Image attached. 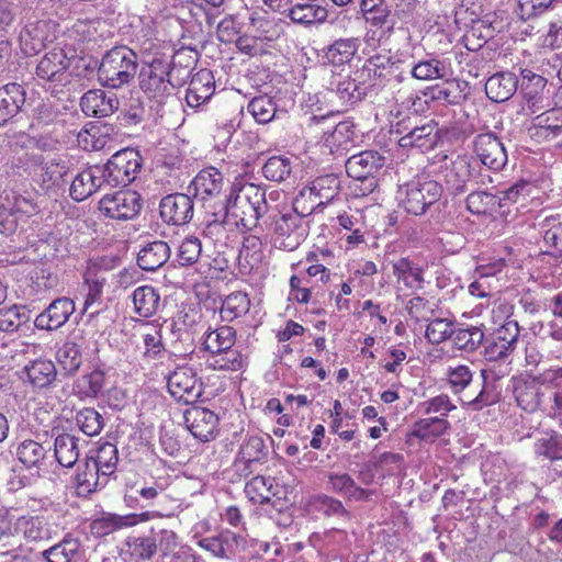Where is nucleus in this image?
I'll return each mask as SVG.
<instances>
[{
    "instance_id": "58836bf2",
    "label": "nucleus",
    "mask_w": 562,
    "mask_h": 562,
    "mask_svg": "<svg viewBox=\"0 0 562 562\" xmlns=\"http://www.w3.org/2000/svg\"><path fill=\"white\" fill-rule=\"evenodd\" d=\"M30 383L35 387L50 385L57 375L55 363L47 359H36L24 368Z\"/></svg>"
},
{
    "instance_id": "a19ab883",
    "label": "nucleus",
    "mask_w": 562,
    "mask_h": 562,
    "mask_svg": "<svg viewBox=\"0 0 562 562\" xmlns=\"http://www.w3.org/2000/svg\"><path fill=\"white\" fill-rule=\"evenodd\" d=\"M80 547V540L68 533L61 541L45 550L43 555L47 562H71L78 557Z\"/></svg>"
},
{
    "instance_id": "c85d7f7f",
    "label": "nucleus",
    "mask_w": 562,
    "mask_h": 562,
    "mask_svg": "<svg viewBox=\"0 0 562 562\" xmlns=\"http://www.w3.org/2000/svg\"><path fill=\"white\" fill-rule=\"evenodd\" d=\"M25 102V92L18 83H9L0 88V125L7 123L19 113Z\"/></svg>"
},
{
    "instance_id": "5701e85b",
    "label": "nucleus",
    "mask_w": 562,
    "mask_h": 562,
    "mask_svg": "<svg viewBox=\"0 0 562 562\" xmlns=\"http://www.w3.org/2000/svg\"><path fill=\"white\" fill-rule=\"evenodd\" d=\"M451 76V68L446 60L437 57L417 59L412 54L411 79L431 81Z\"/></svg>"
},
{
    "instance_id": "bf43d9fd",
    "label": "nucleus",
    "mask_w": 562,
    "mask_h": 562,
    "mask_svg": "<svg viewBox=\"0 0 562 562\" xmlns=\"http://www.w3.org/2000/svg\"><path fill=\"white\" fill-rule=\"evenodd\" d=\"M76 423L87 436H97L102 430L103 417L94 408H83L76 414Z\"/></svg>"
},
{
    "instance_id": "72a5a7b5",
    "label": "nucleus",
    "mask_w": 562,
    "mask_h": 562,
    "mask_svg": "<svg viewBox=\"0 0 562 562\" xmlns=\"http://www.w3.org/2000/svg\"><path fill=\"white\" fill-rule=\"evenodd\" d=\"M56 461L64 468H72L80 456L79 438L71 434H58L54 440Z\"/></svg>"
},
{
    "instance_id": "4be33fe9",
    "label": "nucleus",
    "mask_w": 562,
    "mask_h": 562,
    "mask_svg": "<svg viewBox=\"0 0 562 562\" xmlns=\"http://www.w3.org/2000/svg\"><path fill=\"white\" fill-rule=\"evenodd\" d=\"M393 274L398 283V290L419 291L424 289V269L408 258H400L392 265Z\"/></svg>"
},
{
    "instance_id": "774afa93",
    "label": "nucleus",
    "mask_w": 562,
    "mask_h": 562,
    "mask_svg": "<svg viewBox=\"0 0 562 562\" xmlns=\"http://www.w3.org/2000/svg\"><path fill=\"white\" fill-rule=\"evenodd\" d=\"M248 112L251 113L256 122L266 124L273 119L276 109L269 98L257 97L248 103Z\"/></svg>"
},
{
    "instance_id": "6ab92c4d",
    "label": "nucleus",
    "mask_w": 562,
    "mask_h": 562,
    "mask_svg": "<svg viewBox=\"0 0 562 562\" xmlns=\"http://www.w3.org/2000/svg\"><path fill=\"white\" fill-rule=\"evenodd\" d=\"M384 165V158L374 150H364L352 155L346 161V172L350 178L375 177Z\"/></svg>"
},
{
    "instance_id": "3c124183",
    "label": "nucleus",
    "mask_w": 562,
    "mask_h": 562,
    "mask_svg": "<svg viewBox=\"0 0 562 562\" xmlns=\"http://www.w3.org/2000/svg\"><path fill=\"white\" fill-rule=\"evenodd\" d=\"M533 450L550 461L562 460V435L555 431L542 435L536 440Z\"/></svg>"
},
{
    "instance_id": "f3484780",
    "label": "nucleus",
    "mask_w": 562,
    "mask_h": 562,
    "mask_svg": "<svg viewBox=\"0 0 562 562\" xmlns=\"http://www.w3.org/2000/svg\"><path fill=\"white\" fill-rule=\"evenodd\" d=\"M75 303L69 297L54 300L35 318V327L44 330H56L64 326L75 312Z\"/></svg>"
},
{
    "instance_id": "1a4fd4ad",
    "label": "nucleus",
    "mask_w": 562,
    "mask_h": 562,
    "mask_svg": "<svg viewBox=\"0 0 562 562\" xmlns=\"http://www.w3.org/2000/svg\"><path fill=\"white\" fill-rule=\"evenodd\" d=\"M142 206L140 195L132 190L106 194L99 201V210L106 217L117 221L134 218L140 212Z\"/></svg>"
},
{
    "instance_id": "dca6fc26",
    "label": "nucleus",
    "mask_w": 562,
    "mask_h": 562,
    "mask_svg": "<svg viewBox=\"0 0 562 562\" xmlns=\"http://www.w3.org/2000/svg\"><path fill=\"white\" fill-rule=\"evenodd\" d=\"M164 222L172 225H184L193 217L194 204L191 198L183 193L165 196L159 204Z\"/></svg>"
},
{
    "instance_id": "6e6552de",
    "label": "nucleus",
    "mask_w": 562,
    "mask_h": 562,
    "mask_svg": "<svg viewBox=\"0 0 562 562\" xmlns=\"http://www.w3.org/2000/svg\"><path fill=\"white\" fill-rule=\"evenodd\" d=\"M338 190L339 181L334 175L318 177L300 191L294 199L293 210L310 215L316 207L329 203Z\"/></svg>"
},
{
    "instance_id": "c756f323",
    "label": "nucleus",
    "mask_w": 562,
    "mask_h": 562,
    "mask_svg": "<svg viewBox=\"0 0 562 562\" xmlns=\"http://www.w3.org/2000/svg\"><path fill=\"white\" fill-rule=\"evenodd\" d=\"M48 23L36 21L29 23L20 33L21 47L27 55H35L45 48L49 41L47 33Z\"/></svg>"
},
{
    "instance_id": "423d86ee",
    "label": "nucleus",
    "mask_w": 562,
    "mask_h": 562,
    "mask_svg": "<svg viewBox=\"0 0 562 562\" xmlns=\"http://www.w3.org/2000/svg\"><path fill=\"white\" fill-rule=\"evenodd\" d=\"M142 169V158L133 148L122 149L100 166L101 177L105 186L126 187L133 182Z\"/></svg>"
},
{
    "instance_id": "cd10ccee",
    "label": "nucleus",
    "mask_w": 562,
    "mask_h": 562,
    "mask_svg": "<svg viewBox=\"0 0 562 562\" xmlns=\"http://www.w3.org/2000/svg\"><path fill=\"white\" fill-rule=\"evenodd\" d=\"M170 258V247L166 241L155 240L146 244L137 255L140 269L155 271L162 267Z\"/></svg>"
},
{
    "instance_id": "b1692460",
    "label": "nucleus",
    "mask_w": 562,
    "mask_h": 562,
    "mask_svg": "<svg viewBox=\"0 0 562 562\" xmlns=\"http://www.w3.org/2000/svg\"><path fill=\"white\" fill-rule=\"evenodd\" d=\"M191 187L194 190V196L203 202L217 198L223 189L222 173L211 167L201 170L192 180Z\"/></svg>"
},
{
    "instance_id": "39448f33",
    "label": "nucleus",
    "mask_w": 562,
    "mask_h": 562,
    "mask_svg": "<svg viewBox=\"0 0 562 562\" xmlns=\"http://www.w3.org/2000/svg\"><path fill=\"white\" fill-rule=\"evenodd\" d=\"M442 194V187L431 179L413 180L398 189V201L413 215H423L436 204Z\"/></svg>"
},
{
    "instance_id": "680f3d73",
    "label": "nucleus",
    "mask_w": 562,
    "mask_h": 562,
    "mask_svg": "<svg viewBox=\"0 0 562 562\" xmlns=\"http://www.w3.org/2000/svg\"><path fill=\"white\" fill-rule=\"evenodd\" d=\"M453 324L448 318H435L430 321L425 330L426 339L432 344L438 345L448 338H451Z\"/></svg>"
},
{
    "instance_id": "20e7f679",
    "label": "nucleus",
    "mask_w": 562,
    "mask_h": 562,
    "mask_svg": "<svg viewBox=\"0 0 562 562\" xmlns=\"http://www.w3.org/2000/svg\"><path fill=\"white\" fill-rule=\"evenodd\" d=\"M441 172L448 190L456 194L468 190L469 184L485 187L493 182L490 175L481 171L479 162L467 155L446 162Z\"/></svg>"
},
{
    "instance_id": "79ce46f5",
    "label": "nucleus",
    "mask_w": 562,
    "mask_h": 562,
    "mask_svg": "<svg viewBox=\"0 0 562 562\" xmlns=\"http://www.w3.org/2000/svg\"><path fill=\"white\" fill-rule=\"evenodd\" d=\"M327 10L318 4L316 0H310L304 3H296L289 10V16L294 23L313 24L323 22L327 19Z\"/></svg>"
},
{
    "instance_id": "e2e57ef3",
    "label": "nucleus",
    "mask_w": 562,
    "mask_h": 562,
    "mask_svg": "<svg viewBox=\"0 0 562 562\" xmlns=\"http://www.w3.org/2000/svg\"><path fill=\"white\" fill-rule=\"evenodd\" d=\"M473 373L465 364L450 366L447 370V381L453 393H460L470 385Z\"/></svg>"
},
{
    "instance_id": "864d4df0",
    "label": "nucleus",
    "mask_w": 562,
    "mask_h": 562,
    "mask_svg": "<svg viewBox=\"0 0 562 562\" xmlns=\"http://www.w3.org/2000/svg\"><path fill=\"white\" fill-rule=\"evenodd\" d=\"M272 496H274L273 480L270 476L257 475L248 482L249 502L269 505Z\"/></svg>"
},
{
    "instance_id": "69168bd1",
    "label": "nucleus",
    "mask_w": 562,
    "mask_h": 562,
    "mask_svg": "<svg viewBox=\"0 0 562 562\" xmlns=\"http://www.w3.org/2000/svg\"><path fill=\"white\" fill-rule=\"evenodd\" d=\"M201 251V240L195 236H188L178 247V261L181 266H191L198 261Z\"/></svg>"
},
{
    "instance_id": "bb28decb",
    "label": "nucleus",
    "mask_w": 562,
    "mask_h": 562,
    "mask_svg": "<svg viewBox=\"0 0 562 562\" xmlns=\"http://www.w3.org/2000/svg\"><path fill=\"white\" fill-rule=\"evenodd\" d=\"M106 482L108 479L101 475V471L92 463V461L89 460V458L78 465L75 476V485L78 495H89L99 486L105 485Z\"/></svg>"
},
{
    "instance_id": "c03bdc74",
    "label": "nucleus",
    "mask_w": 562,
    "mask_h": 562,
    "mask_svg": "<svg viewBox=\"0 0 562 562\" xmlns=\"http://www.w3.org/2000/svg\"><path fill=\"white\" fill-rule=\"evenodd\" d=\"M467 209L476 215H491L501 209L498 194L472 191L467 198Z\"/></svg>"
},
{
    "instance_id": "7ed1b4c3",
    "label": "nucleus",
    "mask_w": 562,
    "mask_h": 562,
    "mask_svg": "<svg viewBox=\"0 0 562 562\" xmlns=\"http://www.w3.org/2000/svg\"><path fill=\"white\" fill-rule=\"evenodd\" d=\"M248 202L251 204V217L256 221L254 226H248V231L252 232V234L248 236V244H251V247L256 249L251 255L254 263H251L250 270L254 271V279L256 281H261L268 273V265L265 261V255L261 250V236L265 235V232L270 224L269 217L266 216L268 204L266 202L265 191L248 183Z\"/></svg>"
},
{
    "instance_id": "a878e982",
    "label": "nucleus",
    "mask_w": 562,
    "mask_h": 562,
    "mask_svg": "<svg viewBox=\"0 0 562 562\" xmlns=\"http://www.w3.org/2000/svg\"><path fill=\"white\" fill-rule=\"evenodd\" d=\"M438 142V131L436 124L427 122L420 126H415L405 133L400 139L398 145L403 148H416L422 151L430 150Z\"/></svg>"
},
{
    "instance_id": "2eb2a0df",
    "label": "nucleus",
    "mask_w": 562,
    "mask_h": 562,
    "mask_svg": "<svg viewBox=\"0 0 562 562\" xmlns=\"http://www.w3.org/2000/svg\"><path fill=\"white\" fill-rule=\"evenodd\" d=\"M546 382L542 380V374L516 380L514 394L517 404L527 412L537 411L546 397Z\"/></svg>"
},
{
    "instance_id": "0eeeda50",
    "label": "nucleus",
    "mask_w": 562,
    "mask_h": 562,
    "mask_svg": "<svg viewBox=\"0 0 562 562\" xmlns=\"http://www.w3.org/2000/svg\"><path fill=\"white\" fill-rule=\"evenodd\" d=\"M170 63L166 59H154L142 67L138 74L140 90L157 104H164L172 98L173 85L171 83Z\"/></svg>"
},
{
    "instance_id": "49530a36",
    "label": "nucleus",
    "mask_w": 562,
    "mask_h": 562,
    "mask_svg": "<svg viewBox=\"0 0 562 562\" xmlns=\"http://www.w3.org/2000/svg\"><path fill=\"white\" fill-rule=\"evenodd\" d=\"M105 26L101 20H78L70 29V35L82 43H97L104 38Z\"/></svg>"
},
{
    "instance_id": "f03ea898",
    "label": "nucleus",
    "mask_w": 562,
    "mask_h": 562,
    "mask_svg": "<svg viewBox=\"0 0 562 562\" xmlns=\"http://www.w3.org/2000/svg\"><path fill=\"white\" fill-rule=\"evenodd\" d=\"M138 70V58L127 46H115L108 50L98 68V80L103 87L120 89L130 85Z\"/></svg>"
},
{
    "instance_id": "9d476101",
    "label": "nucleus",
    "mask_w": 562,
    "mask_h": 562,
    "mask_svg": "<svg viewBox=\"0 0 562 562\" xmlns=\"http://www.w3.org/2000/svg\"><path fill=\"white\" fill-rule=\"evenodd\" d=\"M520 86L524 98L521 111L525 115H535L549 106V90L544 77L529 69H522Z\"/></svg>"
},
{
    "instance_id": "13d9d810",
    "label": "nucleus",
    "mask_w": 562,
    "mask_h": 562,
    "mask_svg": "<svg viewBox=\"0 0 562 562\" xmlns=\"http://www.w3.org/2000/svg\"><path fill=\"white\" fill-rule=\"evenodd\" d=\"M57 360L68 374L77 372L82 363L79 345L74 341H66L57 351Z\"/></svg>"
},
{
    "instance_id": "0e129e2a",
    "label": "nucleus",
    "mask_w": 562,
    "mask_h": 562,
    "mask_svg": "<svg viewBox=\"0 0 562 562\" xmlns=\"http://www.w3.org/2000/svg\"><path fill=\"white\" fill-rule=\"evenodd\" d=\"M27 321L26 313L23 307L13 305L0 310V330L13 333Z\"/></svg>"
},
{
    "instance_id": "ea45409f",
    "label": "nucleus",
    "mask_w": 562,
    "mask_h": 562,
    "mask_svg": "<svg viewBox=\"0 0 562 562\" xmlns=\"http://www.w3.org/2000/svg\"><path fill=\"white\" fill-rule=\"evenodd\" d=\"M134 312L140 317H150L159 308V293L150 285H142L133 292Z\"/></svg>"
},
{
    "instance_id": "aec40b11",
    "label": "nucleus",
    "mask_w": 562,
    "mask_h": 562,
    "mask_svg": "<svg viewBox=\"0 0 562 562\" xmlns=\"http://www.w3.org/2000/svg\"><path fill=\"white\" fill-rule=\"evenodd\" d=\"M80 106L87 115L105 117L119 109V100L102 90H90L82 95Z\"/></svg>"
},
{
    "instance_id": "7c9ffc66",
    "label": "nucleus",
    "mask_w": 562,
    "mask_h": 562,
    "mask_svg": "<svg viewBox=\"0 0 562 562\" xmlns=\"http://www.w3.org/2000/svg\"><path fill=\"white\" fill-rule=\"evenodd\" d=\"M148 514L139 515L140 520H146ZM138 516L135 514L116 515L105 514L92 521L91 528L97 536H105L122 528L135 526L138 522Z\"/></svg>"
},
{
    "instance_id": "f704fd0d",
    "label": "nucleus",
    "mask_w": 562,
    "mask_h": 562,
    "mask_svg": "<svg viewBox=\"0 0 562 562\" xmlns=\"http://www.w3.org/2000/svg\"><path fill=\"white\" fill-rule=\"evenodd\" d=\"M305 216L306 215H302L294 210V213L284 214L276 222L277 235L284 237V239L280 241L281 247L288 248L289 250L297 247L302 237V234H300L297 229L302 218Z\"/></svg>"
},
{
    "instance_id": "de8ad7c7",
    "label": "nucleus",
    "mask_w": 562,
    "mask_h": 562,
    "mask_svg": "<svg viewBox=\"0 0 562 562\" xmlns=\"http://www.w3.org/2000/svg\"><path fill=\"white\" fill-rule=\"evenodd\" d=\"M235 344V333L229 326H222L210 331L204 338V349L213 355L223 353Z\"/></svg>"
},
{
    "instance_id": "393cba45",
    "label": "nucleus",
    "mask_w": 562,
    "mask_h": 562,
    "mask_svg": "<svg viewBox=\"0 0 562 562\" xmlns=\"http://www.w3.org/2000/svg\"><path fill=\"white\" fill-rule=\"evenodd\" d=\"M100 166L90 167L78 173L71 182L69 194L76 201H83L104 184Z\"/></svg>"
},
{
    "instance_id": "9b49d317",
    "label": "nucleus",
    "mask_w": 562,
    "mask_h": 562,
    "mask_svg": "<svg viewBox=\"0 0 562 562\" xmlns=\"http://www.w3.org/2000/svg\"><path fill=\"white\" fill-rule=\"evenodd\" d=\"M168 390L171 396L184 404H193L202 395V386L192 368L176 369L168 378Z\"/></svg>"
},
{
    "instance_id": "412c9836",
    "label": "nucleus",
    "mask_w": 562,
    "mask_h": 562,
    "mask_svg": "<svg viewBox=\"0 0 562 562\" xmlns=\"http://www.w3.org/2000/svg\"><path fill=\"white\" fill-rule=\"evenodd\" d=\"M215 90L213 74L207 69H201L194 74L187 89L186 100L189 106L199 108L211 99Z\"/></svg>"
},
{
    "instance_id": "4c0bfd02",
    "label": "nucleus",
    "mask_w": 562,
    "mask_h": 562,
    "mask_svg": "<svg viewBox=\"0 0 562 562\" xmlns=\"http://www.w3.org/2000/svg\"><path fill=\"white\" fill-rule=\"evenodd\" d=\"M34 162L36 165L34 172L46 188H49L50 186H59L64 176L67 173V167L65 165H60L54 158L35 156Z\"/></svg>"
},
{
    "instance_id": "c9c22d12",
    "label": "nucleus",
    "mask_w": 562,
    "mask_h": 562,
    "mask_svg": "<svg viewBox=\"0 0 562 562\" xmlns=\"http://www.w3.org/2000/svg\"><path fill=\"white\" fill-rule=\"evenodd\" d=\"M359 46V40L356 37L339 38L325 49L323 58L330 65L342 66L353 58Z\"/></svg>"
},
{
    "instance_id": "052dcab7",
    "label": "nucleus",
    "mask_w": 562,
    "mask_h": 562,
    "mask_svg": "<svg viewBox=\"0 0 562 562\" xmlns=\"http://www.w3.org/2000/svg\"><path fill=\"white\" fill-rule=\"evenodd\" d=\"M261 169L268 180L280 182L290 176L291 162L289 158L273 156L263 164Z\"/></svg>"
},
{
    "instance_id": "4d7b16f0",
    "label": "nucleus",
    "mask_w": 562,
    "mask_h": 562,
    "mask_svg": "<svg viewBox=\"0 0 562 562\" xmlns=\"http://www.w3.org/2000/svg\"><path fill=\"white\" fill-rule=\"evenodd\" d=\"M481 375L483 378V384L479 394L473 398H462V404L474 411H480L483 407L495 404L499 400V392L494 384L487 381L486 371L482 370Z\"/></svg>"
},
{
    "instance_id": "e433bc0d",
    "label": "nucleus",
    "mask_w": 562,
    "mask_h": 562,
    "mask_svg": "<svg viewBox=\"0 0 562 562\" xmlns=\"http://www.w3.org/2000/svg\"><path fill=\"white\" fill-rule=\"evenodd\" d=\"M49 450V445L45 446L36 440L26 439L18 445L16 458L27 469L40 468Z\"/></svg>"
},
{
    "instance_id": "a211bd4d",
    "label": "nucleus",
    "mask_w": 562,
    "mask_h": 562,
    "mask_svg": "<svg viewBox=\"0 0 562 562\" xmlns=\"http://www.w3.org/2000/svg\"><path fill=\"white\" fill-rule=\"evenodd\" d=\"M12 532L27 542H37L50 537L48 521L43 515L24 514L12 522Z\"/></svg>"
},
{
    "instance_id": "338daca9",
    "label": "nucleus",
    "mask_w": 562,
    "mask_h": 562,
    "mask_svg": "<svg viewBox=\"0 0 562 562\" xmlns=\"http://www.w3.org/2000/svg\"><path fill=\"white\" fill-rule=\"evenodd\" d=\"M336 93L342 103H355L364 95V88L360 87L356 79L344 77L336 82Z\"/></svg>"
},
{
    "instance_id": "8fccbe9b",
    "label": "nucleus",
    "mask_w": 562,
    "mask_h": 562,
    "mask_svg": "<svg viewBox=\"0 0 562 562\" xmlns=\"http://www.w3.org/2000/svg\"><path fill=\"white\" fill-rule=\"evenodd\" d=\"M453 346L463 351L476 350L484 340V331L481 327L469 326L452 330Z\"/></svg>"
},
{
    "instance_id": "37998d69",
    "label": "nucleus",
    "mask_w": 562,
    "mask_h": 562,
    "mask_svg": "<svg viewBox=\"0 0 562 562\" xmlns=\"http://www.w3.org/2000/svg\"><path fill=\"white\" fill-rule=\"evenodd\" d=\"M68 63L63 49H52L40 60L36 67V74L43 79L52 80L56 75L67 69Z\"/></svg>"
},
{
    "instance_id": "2f4dec72",
    "label": "nucleus",
    "mask_w": 562,
    "mask_h": 562,
    "mask_svg": "<svg viewBox=\"0 0 562 562\" xmlns=\"http://www.w3.org/2000/svg\"><path fill=\"white\" fill-rule=\"evenodd\" d=\"M517 89V80L512 72L491 76L485 82L486 95L494 102L507 101Z\"/></svg>"
},
{
    "instance_id": "5fc2aeb1",
    "label": "nucleus",
    "mask_w": 562,
    "mask_h": 562,
    "mask_svg": "<svg viewBox=\"0 0 562 562\" xmlns=\"http://www.w3.org/2000/svg\"><path fill=\"white\" fill-rule=\"evenodd\" d=\"M238 539L234 532H223L220 537H210L200 541L201 547L211 551L216 557H227L234 551V547H238Z\"/></svg>"
},
{
    "instance_id": "a18cd8bd",
    "label": "nucleus",
    "mask_w": 562,
    "mask_h": 562,
    "mask_svg": "<svg viewBox=\"0 0 562 562\" xmlns=\"http://www.w3.org/2000/svg\"><path fill=\"white\" fill-rule=\"evenodd\" d=\"M245 187V180L243 176H239L235 179L232 184L231 193L226 199L225 204V223L227 225H234L239 227V225L245 226L244 223V211L238 205L239 194Z\"/></svg>"
},
{
    "instance_id": "09e8293b",
    "label": "nucleus",
    "mask_w": 562,
    "mask_h": 562,
    "mask_svg": "<svg viewBox=\"0 0 562 562\" xmlns=\"http://www.w3.org/2000/svg\"><path fill=\"white\" fill-rule=\"evenodd\" d=\"M448 427L449 423L446 418H424L414 424L412 435L425 441H434L436 438L443 435Z\"/></svg>"
},
{
    "instance_id": "603ef678",
    "label": "nucleus",
    "mask_w": 562,
    "mask_h": 562,
    "mask_svg": "<svg viewBox=\"0 0 562 562\" xmlns=\"http://www.w3.org/2000/svg\"><path fill=\"white\" fill-rule=\"evenodd\" d=\"M360 9L366 21L373 26L389 22L391 9L385 0H361Z\"/></svg>"
},
{
    "instance_id": "6e6d98bb",
    "label": "nucleus",
    "mask_w": 562,
    "mask_h": 562,
    "mask_svg": "<svg viewBox=\"0 0 562 562\" xmlns=\"http://www.w3.org/2000/svg\"><path fill=\"white\" fill-rule=\"evenodd\" d=\"M89 460L101 471V475L108 479L116 470L117 448L113 443L105 442L99 447L95 457Z\"/></svg>"
},
{
    "instance_id": "ddd939ff",
    "label": "nucleus",
    "mask_w": 562,
    "mask_h": 562,
    "mask_svg": "<svg viewBox=\"0 0 562 562\" xmlns=\"http://www.w3.org/2000/svg\"><path fill=\"white\" fill-rule=\"evenodd\" d=\"M183 422L192 436L203 442L215 437L218 418L205 407L192 406L187 408L183 413Z\"/></svg>"
},
{
    "instance_id": "473e14b6",
    "label": "nucleus",
    "mask_w": 562,
    "mask_h": 562,
    "mask_svg": "<svg viewBox=\"0 0 562 562\" xmlns=\"http://www.w3.org/2000/svg\"><path fill=\"white\" fill-rule=\"evenodd\" d=\"M532 136L553 139L562 134V111L560 109H550L535 117Z\"/></svg>"
},
{
    "instance_id": "f8f14e48",
    "label": "nucleus",
    "mask_w": 562,
    "mask_h": 562,
    "mask_svg": "<svg viewBox=\"0 0 562 562\" xmlns=\"http://www.w3.org/2000/svg\"><path fill=\"white\" fill-rule=\"evenodd\" d=\"M519 338V326L517 321H507L497 328L492 339L487 342L484 351L485 359L497 361L506 359L516 349Z\"/></svg>"
},
{
    "instance_id": "4468645a",
    "label": "nucleus",
    "mask_w": 562,
    "mask_h": 562,
    "mask_svg": "<svg viewBox=\"0 0 562 562\" xmlns=\"http://www.w3.org/2000/svg\"><path fill=\"white\" fill-rule=\"evenodd\" d=\"M474 151L481 164L491 170H501L507 162L503 143L493 134H479L474 139Z\"/></svg>"
},
{
    "instance_id": "f257e3e1",
    "label": "nucleus",
    "mask_w": 562,
    "mask_h": 562,
    "mask_svg": "<svg viewBox=\"0 0 562 562\" xmlns=\"http://www.w3.org/2000/svg\"><path fill=\"white\" fill-rule=\"evenodd\" d=\"M412 53L397 50L393 54H378L367 59L359 78L372 77V86L390 85L395 88L411 80Z\"/></svg>"
}]
</instances>
